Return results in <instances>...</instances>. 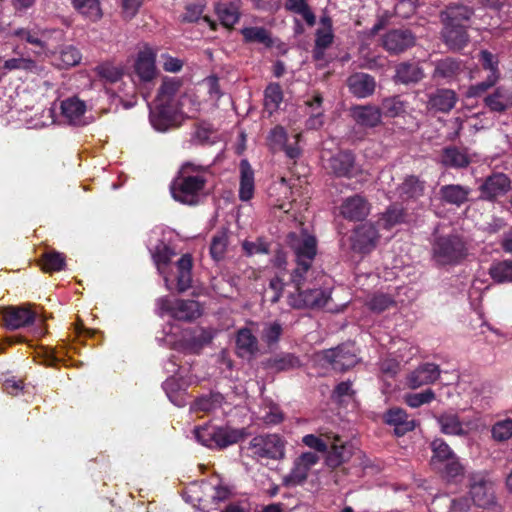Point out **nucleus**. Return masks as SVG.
<instances>
[{"label": "nucleus", "instance_id": "f257e3e1", "mask_svg": "<svg viewBox=\"0 0 512 512\" xmlns=\"http://www.w3.org/2000/svg\"><path fill=\"white\" fill-rule=\"evenodd\" d=\"M206 171L207 168L202 165L183 163L171 183L172 197L182 204H198L199 196L207 184Z\"/></svg>", "mask_w": 512, "mask_h": 512}, {"label": "nucleus", "instance_id": "f03ea898", "mask_svg": "<svg viewBox=\"0 0 512 512\" xmlns=\"http://www.w3.org/2000/svg\"><path fill=\"white\" fill-rule=\"evenodd\" d=\"M196 441L204 447L211 450H224L234 444L246 439L250 433L247 428H234L230 425H210L205 424L196 426L193 429Z\"/></svg>", "mask_w": 512, "mask_h": 512}, {"label": "nucleus", "instance_id": "7ed1b4c3", "mask_svg": "<svg viewBox=\"0 0 512 512\" xmlns=\"http://www.w3.org/2000/svg\"><path fill=\"white\" fill-rule=\"evenodd\" d=\"M34 308L35 305L31 303L2 307L0 314L3 326L11 331L33 326V337H43L47 333L45 319Z\"/></svg>", "mask_w": 512, "mask_h": 512}, {"label": "nucleus", "instance_id": "20e7f679", "mask_svg": "<svg viewBox=\"0 0 512 512\" xmlns=\"http://www.w3.org/2000/svg\"><path fill=\"white\" fill-rule=\"evenodd\" d=\"M467 256V243L461 235H437L431 243V257L437 267L459 265Z\"/></svg>", "mask_w": 512, "mask_h": 512}, {"label": "nucleus", "instance_id": "39448f33", "mask_svg": "<svg viewBox=\"0 0 512 512\" xmlns=\"http://www.w3.org/2000/svg\"><path fill=\"white\" fill-rule=\"evenodd\" d=\"M309 273H292L295 292L288 297V303L295 309L321 308L330 299V293L321 289L318 284L308 281Z\"/></svg>", "mask_w": 512, "mask_h": 512}, {"label": "nucleus", "instance_id": "423d86ee", "mask_svg": "<svg viewBox=\"0 0 512 512\" xmlns=\"http://www.w3.org/2000/svg\"><path fill=\"white\" fill-rule=\"evenodd\" d=\"M287 244L295 255L297 267L293 272L309 273L312 262L317 254V239L306 230L300 233L290 232Z\"/></svg>", "mask_w": 512, "mask_h": 512}, {"label": "nucleus", "instance_id": "0eeeda50", "mask_svg": "<svg viewBox=\"0 0 512 512\" xmlns=\"http://www.w3.org/2000/svg\"><path fill=\"white\" fill-rule=\"evenodd\" d=\"M286 441L278 434H262L253 437L247 449L254 459L280 460L285 455Z\"/></svg>", "mask_w": 512, "mask_h": 512}, {"label": "nucleus", "instance_id": "6e6552de", "mask_svg": "<svg viewBox=\"0 0 512 512\" xmlns=\"http://www.w3.org/2000/svg\"><path fill=\"white\" fill-rule=\"evenodd\" d=\"M158 306L162 313L179 321H193L201 315L199 303L195 300L162 297L158 300Z\"/></svg>", "mask_w": 512, "mask_h": 512}, {"label": "nucleus", "instance_id": "1a4fd4ad", "mask_svg": "<svg viewBox=\"0 0 512 512\" xmlns=\"http://www.w3.org/2000/svg\"><path fill=\"white\" fill-rule=\"evenodd\" d=\"M380 238L377 227L370 222L355 227L350 237L351 249L360 254H368L377 246Z\"/></svg>", "mask_w": 512, "mask_h": 512}, {"label": "nucleus", "instance_id": "9d476101", "mask_svg": "<svg viewBox=\"0 0 512 512\" xmlns=\"http://www.w3.org/2000/svg\"><path fill=\"white\" fill-rule=\"evenodd\" d=\"M299 135L294 136V143H288V134L281 125L273 127L267 136V145L273 152L283 151L285 155L292 160H296L301 155V149L298 145Z\"/></svg>", "mask_w": 512, "mask_h": 512}, {"label": "nucleus", "instance_id": "9b49d317", "mask_svg": "<svg viewBox=\"0 0 512 512\" xmlns=\"http://www.w3.org/2000/svg\"><path fill=\"white\" fill-rule=\"evenodd\" d=\"M510 189L511 180L506 174L502 172L492 173L479 186V198L484 201L495 202L498 198L506 195Z\"/></svg>", "mask_w": 512, "mask_h": 512}, {"label": "nucleus", "instance_id": "f8f14e48", "mask_svg": "<svg viewBox=\"0 0 512 512\" xmlns=\"http://www.w3.org/2000/svg\"><path fill=\"white\" fill-rule=\"evenodd\" d=\"M327 169L336 177L353 178L361 173V167L356 162L355 154L350 150H340L332 155Z\"/></svg>", "mask_w": 512, "mask_h": 512}, {"label": "nucleus", "instance_id": "ddd939ff", "mask_svg": "<svg viewBox=\"0 0 512 512\" xmlns=\"http://www.w3.org/2000/svg\"><path fill=\"white\" fill-rule=\"evenodd\" d=\"M324 359L338 372H345L354 367L359 359L351 344H342L324 352Z\"/></svg>", "mask_w": 512, "mask_h": 512}, {"label": "nucleus", "instance_id": "4468645a", "mask_svg": "<svg viewBox=\"0 0 512 512\" xmlns=\"http://www.w3.org/2000/svg\"><path fill=\"white\" fill-rule=\"evenodd\" d=\"M416 38L409 29H392L382 37V46L389 53L398 55L415 45Z\"/></svg>", "mask_w": 512, "mask_h": 512}, {"label": "nucleus", "instance_id": "2eb2a0df", "mask_svg": "<svg viewBox=\"0 0 512 512\" xmlns=\"http://www.w3.org/2000/svg\"><path fill=\"white\" fill-rule=\"evenodd\" d=\"M426 108L433 114L449 113L458 102L457 93L448 88H437L427 95Z\"/></svg>", "mask_w": 512, "mask_h": 512}, {"label": "nucleus", "instance_id": "dca6fc26", "mask_svg": "<svg viewBox=\"0 0 512 512\" xmlns=\"http://www.w3.org/2000/svg\"><path fill=\"white\" fill-rule=\"evenodd\" d=\"M469 488L472 502L478 507H486L493 501L492 483L482 473L469 475Z\"/></svg>", "mask_w": 512, "mask_h": 512}, {"label": "nucleus", "instance_id": "f3484780", "mask_svg": "<svg viewBox=\"0 0 512 512\" xmlns=\"http://www.w3.org/2000/svg\"><path fill=\"white\" fill-rule=\"evenodd\" d=\"M319 456L314 452H304L294 461L293 468L284 478L286 485H299L306 481L310 469L317 464Z\"/></svg>", "mask_w": 512, "mask_h": 512}, {"label": "nucleus", "instance_id": "a211bd4d", "mask_svg": "<svg viewBox=\"0 0 512 512\" xmlns=\"http://www.w3.org/2000/svg\"><path fill=\"white\" fill-rule=\"evenodd\" d=\"M370 203L361 195L346 198L340 206V214L349 221H363L370 213Z\"/></svg>", "mask_w": 512, "mask_h": 512}, {"label": "nucleus", "instance_id": "6ab92c4d", "mask_svg": "<svg viewBox=\"0 0 512 512\" xmlns=\"http://www.w3.org/2000/svg\"><path fill=\"white\" fill-rule=\"evenodd\" d=\"M264 370L281 373L295 370L301 366L300 358L290 352H279L271 355L261 362Z\"/></svg>", "mask_w": 512, "mask_h": 512}, {"label": "nucleus", "instance_id": "aec40b11", "mask_svg": "<svg viewBox=\"0 0 512 512\" xmlns=\"http://www.w3.org/2000/svg\"><path fill=\"white\" fill-rule=\"evenodd\" d=\"M327 438H329V446L325 462L328 467L335 469L350 459L351 451L339 435L333 433L327 435Z\"/></svg>", "mask_w": 512, "mask_h": 512}, {"label": "nucleus", "instance_id": "412c9836", "mask_svg": "<svg viewBox=\"0 0 512 512\" xmlns=\"http://www.w3.org/2000/svg\"><path fill=\"white\" fill-rule=\"evenodd\" d=\"M350 113L355 123L364 128H375L382 123L381 111L376 105H355Z\"/></svg>", "mask_w": 512, "mask_h": 512}, {"label": "nucleus", "instance_id": "4be33fe9", "mask_svg": "<svg viewBox=\"0 0 512 512\" xmlns=\"http://www.w3.org/2000/svg\"><path fill=\"white\" fill-rule=\"evenodd\" d=\"M467 28V25L443 24L441 34L444 44L452 51L464 49L470 41Z\"/></svg>", "mask_w": 512, "mask_h": 512}, {"label": "nucleus", "instance_id": "5701e85b", "mask_svg": "<svg viewBox=\"0 0 512 512\" xmlns=\"http://www.w3.org/2000/svg\"><path fill=\"white\" fill-rule=\"evenodd\" d=\"M465 66L459 59L446 57L435 63L432 77L436 80L441 79L446 83H451L458 79L459 75L464 72Z\"/></svg>", "mask_w": 512, "mask_h": 512}, {"label": "nucleus", "instance_id": "b1692460", "mask_svg": "<svg viewBox=\"0 0 512 512\" xmlns=\"http://www.w3.org/2000/svg\"><path fill=\"white\" fill-rule=\"evenodd\" d=\"M472 189L461 184H446L439 189L440 200L447 205L461 207L470 201Z\"/></svg>", "mask_w": 512, "mask_h": 512}, {"label": "nucleus", "instance_id": "393cba45", "mask_svg": "<svg viewBox=\"0 0 512 512\" xmlns=\"http://www.w3.org/2000/svg\"><path fill=\"white\" fill-rule=\"evenodd\" d=\"M440 373L441 371L437 364L424 363L409 374L407 378L408 386L416 389L423 385L432 384L439 379Z\"/></svg>", "mask_w": 512, "mask_h": 512}, {"label": "nucleus", "instance_id": "a878e982", "mask_svg": "<svg viewBox=\"0 0 512 512\" xmlns=\"http://www.w3.org/2000/svg\"><path fill=\"white\" fill-rule=\"evenodd\" d=\"M383 419L386 424L394 427V433L398 437L404 436L415 428V421L409 419L407 412L399 407H393L387 410Z\"/></svg>", "mask_w": 512, "mask_h": 512}, {"label": "nucleus", "instance_id": "bb28decb", "mask_svg": "<svg viewBox=\"0 0 512 512\" xmlns=\"http://www.w3.org/2000/svg\"><path fill=\"white\" fill-rule=\"evenodd\" d=\"M155 109L151 112L150 120L153 127L161 132L167 131L176 121L173 103L155 101Z\"/></svg>", "mask_w": 512, "mask_h": 512}, {"label": "nucleus", "instance_id": "cd10ccee", "mask_svg": "<svg viewBox=\"0 0 512 512\" xmlns=\"http://www.w3.org/2000/svg\"><path fill=\"white\" fill-rule=\"evenodd\" d=\"M347 86L355 97L367 98L374 93L376 82L370 74L357 72L348 77Z\"/></svg>", "mask_w": 512, "mask_h": 512}, {"label": "nucleus", "instance_id": "c85d7f7f", "mask_svg": "<svg viewBox=\"0 0 512 512\" xmlns=\"http://www.w3.org/2000/svg\"><path fill=\"white\" fill-rule=\"evenodd\" d=\"M426 181L416 175H407L397 187L399 198L403 201H417L424 196Z\"/></svg>", "mask_w": 512, "mask_h": 512}, {"label": "nucleus", "instance_id": "c756f323", "mask_svg": "<svg viewBox=\"0 0 512 512\" xmlns=\"http://www.w3.org/2000/svg\"><path fill=\"white\" fill-rule=\"evenodd\" d=\"M192 268L193 258L190 254H183L176 262V283L172 289H176L179 293L185 292L192 287ZM171 286L173 282L170 280Z\"/></svg>", "mask_w": 512, "mask_h": 512}, {"label": "nucleus", "instance_id": "7c9ffc66", "mask_svg": "<svg viewBox=\"0 0 512 512\" xmlns=\"http://www.w3.org/2000/svg\"><path fill=\"white\" fill-rule=\"evenodd\" d=\"M235 344L238 356L253 358L259 352V341L252 330L243 327L236 333Z\"/></svg>", "mask_w": 512, "mask_h": 512}, {"label": "nucleus", "instance_id": "2f4dec72", "mask_svg": "<svg viewBox=\"0 0 512 512\" xmlns=\"http://www.w3.org/2000/svg\"><path fill=\"white\" fill-rule=\"evenodd\" d=\"M156 54L151 49H145L138 53L134 64L135 73L143 82H150L156 75Z\"/></svg>", "mask_w": 512, "mask_h": 512}, {"label": "nucleus", "instance_id": "473e14b6", "mask_svg": "<svg viewBox=\"0 0 512 512\" xmlns=\"http://www.w3.org/2000/svg\"><path fill=\"white\" fill-rule=\"evenodd\" d=\"M241 0H222L215 6L220 23L226 28H233L240 19Z\"/></svg>", "mask_w": 512, "mask_h": 512}, {"label": "nucleus", "instance_id": "72a5a7b5", "mask_svg": "<svg viewBox=\"0 0 512 512\" xmlns=\"http://www.w3.org/2000/svg\"><path fill=\"white\" fill-rule=\"evenodd\" d=\"M474 14V10L462 4H450L441 11L440 17L443 24L467 25Z\"/></svg>", "mask_w": 512, "mask_h": 512}, {"label": "nucleus", "instance_id": "f704fd0d", "mask_svg": "<svg viewBox=\"0 0 512 512\" xmlns=\"http://www.w3.org/2000/svg\"><path fill=\"white\" fill-rule=\"evenodd\" d=\"M424 78L422 67L416 62H401L395 68L394 80L404 85L415 84Z\"/></svg>", "mask_w": 512, "mask_h": 512}, {"label": "nucleus", "instance_id": "c9c22d12", "mask_svg": "<svg viewBox=\"0 0 512 512\" xmlns=\"http://www.w3.org/2000/svg\"><path fill=\"white\" fill-rule=\"evenodd\" d=\"M212 340L213 335L210 330L200 327L182 339V346L189 353L199 354Z\"/></svg>", "mask_w": 512, "mask_h": 512}, {"label": "nucleus", "instance_id": "e433bc0d", "mask_svg": "<svg viewBox=\"0 0 512 512\" xmlns=\"http://www.w3.org/2000/svg\"><path fill=\"white\" fill-rule=\"evenodd\" d=\"M254 171L245 159L240 162V186L239 199L241 201H249L254 196Z\"/></svg>", "mask_w": 512, "mask_h": 512}, {"label": "nucleus", "instance_id": "4c0bfd02", "mask_svg": "<svg viewBox=\"0 0 512 512\" xmlns=\"http://www.w3.org/2000/svg\"><path fill=\"white\" fill-rule=\"evenodd\" d=\"M243 41L246 44H262L265 48H272L274 41L269 30L262 26L244 27L240 30Z\"/></svg>", "mask_w": 512, "mask_h": 512}, {"label": "nucleus", "instance_id": "58836bf2", "mask_svg": "<svg viewBox=\"0 0 512 512\" xmlns=\"http://www.w3.org/2000/svg\"><path fill=\"white\" fill-rule=\"evenodd\" d=\"M409 103L400 95L388 96L382 99L379 109L386 118L403 117L407 113Z\"/></svg>", "mask_w": 512, "mask_h": 512}, {"label": "nucleus", "instance_id": "ea45409f", "mask_svg": "<svg viewBox=\"0 0 512 512\" xmlns=\"http://www.w3.org/2000/svg\"><path fill=\"white\" fill-rule=\"evenodd\" d=\"M175 255L174 250L166 244L157 245L152 254L153 260L157 266L158 272L163 276L166 288L172 290L170 279L166 274V268L170 264L172 257Z\"/></svg>", "mask_w": 512, "mask_h": 512}, {"label": "nucleus", "instance_id": "a19ab883", "mask_svg": "<svg viewBox=\"0 0 512 512\" xmlns=\"http://www.w3.org/2000/svg\"><path fill=\"white\" fill-rule=\"evenodd\" d=\"M71 4L76 12L93 23L103 17L100 0H72Z\"/></svg>", "mask_w": 512, "mask_h": 512}, {"label": "nucleus", "instance_id": "79ce46f5", "mask_svg": "<svg viewBox=\"0 0 512 512\" xmlns=\"http://www.w3.org/2000/svg\"><path fill=\"white\" fill-rule=\"evenodd\" d=\"M471 160L467 153L456 146L445 147L441 153V163L450 168H466Z\"/></svg>", "mask_w": 512, "mask_h": 512}, {"label": "nucleus", "instance_id": "37998d69", "mask_svg": "<svg viewBox=\"0 0 512 512\" xmlns=\"http://www.w3.org/2000/svg\"><path fill=\"white\" fill-rule=\"evenodd\" d=\"M85 111V103L76 97L68 98L61 103L62 115L71 124H80Z\"/></svg>", "mask_w": 512, "mask_h": 512}, {"label": "nucleus", "instance_id": "c03bdc74", "mask_svg": "<svg viewBox=\"0 0 512 512\" xmlns=\"http://www.w3.org/2000/svg\"><path fill=\"white\" fill-rule=\"evenodd\" d=\"M437 422L440 425V430L443 434L455 436H463L466 434L462 422L457 414L443 413L437 417Z\"/></svg>", "mask_w": 512, "mask_h": 512}, {"label": "nucleus", "instance_id": "a18cd8bd", "mask_svg": "<svg viewBox=\"0 0 512 512\" xmlns=\"http://www.w3.org/2000/svg\"><path fill=\"white\" fill-rule=\"evenodd\" d=\"M485 104L494 112H504L512 106L511 93L503 88H497L485 98Z\"/></svg>", "mask_w": 512, "mask_h": 512}, {"label": "nucleus", "instance_id": "49530a36", "mask_svg": "<svg viewBox=\"0 0 512 512\" xmlns=\"http://www.w3.org/2000/svg\"><path fill=\"white\" fill-rule=\"evenodd\" d=\"M39 262L44 272H59L65 268L66 256L55 250L46 251L41 255Z\"/></svg>", "mask_w": 512, "mask_h": 512}, {"label": "nucleus", "instance_id": "de8ad7c7", "mask_svg": "<svg viewBox=\"0 0 512 512\" xmlns=\"http://www.w3.org/2000/svg\"><path fill=\"white\" fill-rule=\"evenodd\" d=\"M405 216L406 212L403 207L392 204L382 213L378 223L382 228L390 230L396 225L403 223Z\"/></svg>", "mask_w": 512, "mask_h": 512}, {"label": "nucleus", "instance_id": "09e8293b", "mask_svg": "<svg viewBox=\"0 0 512 512\" xmlns=\"http://www.w3.org/2000/svg\"><path fill=\"white\" fill-rule=\"evenodd\" d=\"M438 469L441 473L442 478H444L448 482H458L464 477L465 468L463 464L460 462L459 457L455 456L454 458L448 460L447 462L438 466Z\"/></svg>", "mask_w": 512, "mask_h": 512}, {"label": "nucleus", "instance_id": "8fccbe9b", "mask_svg": "<svg viewBox=\"0 0 512 512\" xmlns=\"http://www.w3.org/2000/svg\"><path fill=\"white\" fill-rule=\"evenodd\" d=\"M283 101V91L279 83H270L264 90V108L272 115Z\"/></svg>", "mask_w": 512, "mask_h": 512}, {"label": "nucleus", "instance_id": "3c124183", "mask_svg": "<svg viewBox=\"0 0 512 512\" xmlns=\"http://www.w3.org/2000/svg\"><path fill=\"white\" fill-rule=\"evenodd\" d=\"M430 448L432 451L431 462L433 465H441L457 456L442 438L434 439L430 444Z\"/></svg>", "mask_w": 512, "mask_h": 512}, {"label": "nucleus", "instance_id": "603ef678", "mask_svg": "<svg viewBox=\"0 0 512 512\" xmlns=\"http://www.w3.org/2000/svg\"><path fill=\"white\" fill-rule=\"evenodd\" d=\"M283 331V325L279 321L266 322L263 325L260 337L268 348H273L279 343Z\"/></svg>", "mask_w": 512, "mask_h": 512}, {"label": "nucleus", "instance_id": "864d4df0", "mask_svg": "<svg viewBox=\"0 0 512 512\" xmlns=\"http://www.w3.org/2000/svg\"><path fill=\"white\" fill-rule=\"evenodd\" d=\"M224 397L219 392H211L207 395H202L194 400L191 408L194 411L210 412L222 405Z\"/></svg>", "mask_w": 512, "mask_h": 512}, {"label": "nucleus", "instance_id": "5fc2aeb1", "mask_svg": "<svg viewBox=\"0 0 512 512\" xmlns=\"http://www.w3.org/2000/svg\"><path fill=\"white\" fill-rule=\"evenodd\" d=\"M181 86L182 81L179 78H165L158 90L155 101L173 103V100Z\"/></svg>", "mask_w": 512, "mask_h": 512}, {"label": "nucleus", "instance_id": "6e6d98bb", "mask_svg": "<svg viewBox=\"0 0 512 512\" xmlns=\"http://www.w3.org/2000/svg\"><path fill=\"white\" fill-rule=\"evenodd\" d=\"M489 275L496 283L512 282V260L494 262L489 268Z\"/></svg>", "mask_w": 512, "mask_h": 512}, {"label": "nucleus", "instance_id": "4d7b16f0", "mask_svg": "<svg viewBox=\"0 0 512 512\" xmlns=\"http://www.w3.org/2000/svg\"><path fill=\"white\" fill-rule=\"evenodd\" d=\"M4 69L7 70H24L36 75L44 72V67L30 58H10L4 62Z\"/></svg>", "mask_w": 512, "mask_h": 512}, {"label": "nucleus", "instance_id": "13d9d810", "mask_svg": "<svg viewBox=\"0 0 512 512\" xmlns=\"http://www.w3.org/2000/svg\"><path fill=\"white\" fill-rule=\"evenodd\" d=\"M12 35L33 46L39 47L41 50L46 48V43L43 41L44 31L39 28H18L13 31Z\"/></svg>", "mask_w": 512, "mask_h": 512}, {"label": "nucleus", "instance_id": "bf43d9fd", "mask_svg": "<svg viewBox=\"0 0 512 512\" xmlns=\"http://www.w3.org/2000/svg\"><path fill=\"white\" fill-rule=\"evenodd\" d=\"M395 304L393 297L385 293H374L365 302L368 309L377 314L386 311L387 309L395 306Z\"/></svg>", "mask_w": 512, "mask_h": 512}, {"label": "nucleus", "instance_id": "052dcab7", "mask_svg": "<svg viewBox=\"0 0 512 512\" xmlns=\"http://www.w3.org/2000/svg\"><path fill=\"white\" fill-rule=\"evenodd\" d=\"M323 97L320 93H315L310 100L306 101L308 107L312 109V115L309 118L307 124L311 128H316L317 126L322 125V121L320 117L322 116V106Z\"/></svg>", "mask_w": 512, "mask_h": 512}, {"label": "nucleus", "instance_id": "680f3d73", "mask_svg": "<svg viewBox=\"0 0 512 512\" xmlns=\"http://www.w3.org/2000/svg\"><path fill=\"white\" fill-rule=\"evenodd\" d=\"M228 245V237L226 233H217L213 236L210 244V254L215 261L224 258Z\"/></svg>", "mask_w": 512, "mask_h": 512}, {"label": "nucleus", "instance_id": "e2e57ef3", "mask_svg": "<svg viewBox=\"0 0 512 512\" xmlns=\"http://www.w3.org/2000/svg\"><path fill=\"white\" fill-rule=\"evenodd\" d=\"M435 399V393L432 389L418 393H408L405 395V402L412 408H418L423 404H428Z\"/></svg>", "mask_w": 512, "mask_h": 512}, {"label": "nucleus", "instance_id": "0e129e2a", "mask_svg": "<svg viewBox=\"0 0 512 512\" xmlns=\"http://www.w3.org/2000/svg\"><path fill=\"white\" fill-rule=\"evenodd\" d=\"M492 437L494 440L503 442L512 437V419L508 418L496 422L492 427Z\"/></svg>", "mask_w": 512, "mask_h": 512}, {"label": "nucleus", "instance_id": "69168bd1", "mask_svg": "<svg viewBox=\"0 0 512 512\" xmlns=\"http://www.w3.org/2000/svg\"><path fill=\"white\" fill-rule=\"evenodd\" d=\"M242 249L247 256L255 254H269L270 244L264 238H257L256 241L245 240Z\"/></svg>", "mask_w": 512, "mask_h": 512}, {"label": "nucleus", "instance_id": "338daca9", "mask_svg": "<svg viewBox=\"0 0 512 512\" xmlns=\"http://www.w3.org/2000/svg\"><path fill=\"white\" fill-rule=\"evenodd\" d=\"M333 433L322 434L320 437L314 434H307L302 438V442L311 449H314L317 452L325 453L328 450L329 446V438L327 435H332Z\"/></svg>", "mask_w": 512, "mask_h": 512}, {"label": "nucleus", "instance_id": "774afa93", "mask_svg": "<svg viewBox=\"0 0 512 512\" xmlns=\"http://www.w3.org/2000/svg\"><path fill=\"white\" fill-rule=\"evenodd\" d=\"M60 60L64 67H72L80 63L81 53L76 47L69 45L62 49Z\"/></svg>", "mask_w": 512, "mask_h": 512}]
</instances>
